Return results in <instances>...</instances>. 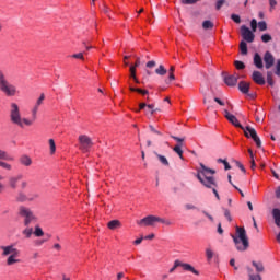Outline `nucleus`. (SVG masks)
Here are the masks:
<instances>
[{
	"instance_id": "c03bdc74",
	"label": "nucleus",
	"mask_w": 280,
	"mask_h": 280,
	"mask_svg": "<svg viewBox=\"0 0 280 280\" xmlns=\"http://www.w3.org/2000/svg\"><path fill=\"white\" fill-rule=\"evenodd\" d=\"M218 163H223L224 165V170H231V164H229V162L226 160H223V159H219L218 160Z\"/></svg>"
},
{
	"instance_id": "8fccbe9b",
	"label": "nucleus",
	"mask_w": 280,
	"mask_h": 280,
	"mask_svg": "<svg viewBox=\"0 0 280 280\" xmlns=\"http://www.w3.org/2000/svg\"><path fill=\"white\" fill-rule=\"evenodd\" d=\"M250 27L253 32H257V20L253 19L250 22Z\"/></svg>"
},
{
	"instance_id": "bf43d9fd",
	"label": "nucleus",
	"mask_w": 280,
	"mask_h": 280,
	"mask_svg": "<svg viewBox=\"0 0 280 280\" xmlns=\"http://www.w3.org/2000/svg\"><path fill=\"white\" fill-rule=\"evenodd\" d=\"M172 139H174V141H177V143H183V141H185V138H179V137H176V136H171Z\"/></svg>"
},
{
	"instance_id": "ddd939ff",
	"label": "nucleus",
	"mask_w": 280,
	"mask_h": 280,
	"mask_svg": "<svg viewBox=\"0 0 280 280\" xmlns=\"http://www.w3.org/2000/svg\"><path fill=\"white\" fill-rule=\"evenodd\" d=\"M223 80H224V83L228 85V86H235V84H237V80H240V75L238 74H232V75H229L226 73H223Z\"/></svg>"
},
{
	"instance_id": "a18cd8bd",
	"label": "nucleus",
	"mask_w": 280,
	"mask_h": 280,
	"mask_svg": "<svg viewBox=\"0 0 280 280\" xmlns=\"http://www.w3.org/2000/svg\"><path fill=\"white\" fill-rule=\"evenodd\" d=\"M0 167H3V170H8V171L12 170V165H10L3 161H0Z\"/></svg>"
},
{
	"instance_id": "20e7f679",
	"label": "nucleus",
	"mask_w": 280,
	"mask_h": 280,
	"mask_svg": "<svg viewBox=\"0 0 280 280\" xmlns=\"http://www.w3.org/2000/svg\"><path fill=\"white\" fill-rule=\"evenodd\" d=\"M2 257L7 258V266H14V264H21V250L14 247V245L1 246Z\"/></svg>"
},
{
	"instance_id": "6e6552de",
	"label": "nucleus",
	"mask_w": 280,
	"mask_h": 280,
	"mask_svg": "<svg viewBox=\"0 0 280 280\" xmlns=\"http://www.w3.org/2000/svg\"><path fill=\"white\" fill-rule=\"evenodd\" d=\"M93 148V140L86 135L79 136V150L83 152H90Z\"/></svg>"
},
{
	"instance_id": "49530a36",
	"label": "nucleus",
	"mask_w": 280,
	"mask_h": 280,
	"mask_svg": "<svg viewBox=\"0 0 280 280\" xmlns=\"http://www.w3.org/2000/svg\"><path fill=\"white\" fill-rule=\"evenodd\" d=\"M178 266H180V260H175L174 261V266L170 269L168 272H174V270H176L178 268Z\"/></svg>"
},
{
	"instance_id": "1a4fd4ad",
	"label": "nucleus",
	"mask_w": 280,
	"mask_h": 280,
	"mask_svg": "<svg viewBox=\"0 0 280 280\" xmlns=\"http://www.w3.org/2000/svg\"><path fill=\"white\" fill-rule=\"evenodd\" d=\"M241 36L245 43L255 42V33H253V31H250L246 25L241 26Z\"/></svg>"
},
{
	"instance_id": "052dcab7",
	"label": "nucleus",
	"mask_w": 280,
	"mask_h": 280,
	"mask_svg": "<svg viewBox=\"0 0 280 280\" xmlns=\"http://www.w3.org/2000/svg\"><path fill=\"white\" fill-rule=\"evenodd\" d=\"M149 128H150L151 132H154V135H160V136L162 135L161 131H159V130H156V128H154V126L150 125Z\"/></svg>"
},
{
	"instance_id": "79ce46f5",
	"label": "nucleus",
	"mask_w": 280,
	"mask_h": 280,
	"mask_svg": "<svg viewBox=\"0 0 280 280\" xmlns=\"http://www.w3.org/2000/svg\"><path fill=\"white\" fill-rule=\"evenodd\" d=\"M180 1L184 5H194V4L198 3V1H201V0H180Z\"/></svg>"
},
{
	"instance_id": "5701e85b",
	"label": "nucleus",
	"mask_w": 280,
	"mask_h": 280,
	"mask_svg": "<svg viewBox=\"0 0 280 280\" xmlns=\"http://www.w3.org/2000/svg\"><path fill=\"white\" fill-rule=\"evenodd\" d=\"M107 226L110 231H115V229H119V226H121V222L119 220H112L108 222Z\"/></svg>"
},
{
	"instance_id": "e2e57ef3",
	"label": "nucleus",
	"mask_w": 280,
	"mask_h": 280,
	"mask_svg": "<svg viewBox=\"0 0 280 280\" xmlns=\"http://www.w3.org/2000/svg\"><path fill=\"white\" fill-rule=\"evenodd\" d=\"M148 106V104L145 103H140L139 104V109L136 110V113H140L141 110H143V108H145Z\"/></svg>"
},
{
	"instance_id": "4468645a",
	"label": "nucleus",
	"mask_w": 280,
	"mask_h": 280,
	"mask_svg": "<svg viewBox=\"0 0 280 280\" xmlns=\"http://www.w3.org/2000/svg\"><path fill=\"white\" fill-rule=\"evenodd\" d=\"M265 69H271L275 66V56L272 52L266 51L264 55Z\"/></svg>"
},
{
	"instance_id": "a19ab883",
	"label": "nucleus",
	"mask_w": 280,
	"mask_h": 280,
	"mask_svg": "<svg viewBox=\"0 0 280 280\" xmlns=\"http://www.w3.org/2000/svg\"><path fill=\"white\" fill-rule=\"evenodd\" d=\"M206 256H207L208 261H211L213 259V250L211 248H207Z\"/></svg>"
},
{
	"instance_id": "338daca9",
	"label": "nucleus",
	"mask_w": 280,
	"mask_h": 280,
	"mask_svg": "<svg viewBox=\"0 0 280 280\" xmlns=\"http://www.w3.org/2000/svg\"><path fill=\"white\" fill-rule=\"evenodd\" d=\"M214 102H217L219 106H224V101L220 100L219 97H214Z\"/></svg>"
},
{
	"instance_id": "4c0bfd02",
	"label": "nucleus",
	"mask_w": 280,
	"mask_h": 280,
	"mask_svg": "<svg viewBox=\"0 0 280 280\" xmlns=\"http://www.w3.org/2000/svg\"><path fill=\"white\" fill-rule=\"evenodd\" d=\"M174 71H176V68H174V66H171L170 70H168V80L172 81V80H176V77L174 75Z\"/></svg>"
},
{
	"instance_id": "774afa93",
	"label": "nucleus",
	"mask_w": 280,
	"mask_h": 280,
	"mask_svg": "<svg viewBox=\"0 0 280 280\" xmlns=\"http://www.w3.org/2000/svg\"><path fill=\"white\" fill-rule=\"evenodd\" d=\"M276 198H280V186L276 189Z\"/></svg>"
},
{
	"instance_id": "a211bd4d",
	"label": "nucleus",
	"mask_w": 280,
	"mask_h": 280,
	"mask_svg": "<svg viewBox=\"0 0 280 280\" xmlns=\"http://www.w3.org/2000/svg\"><path fill=\"white\" fill-rule=\"evenodd\" d=\"M180 267L188 272H192V275H200V271L196 270V268H194V266H191L190 264L180 262Z\"/></svg>"
},
{
	"instance_id": "37998d69",
	"label": "nucleus",
	"mask_w": 280,
	"mask_h": 280,
	"mask_svg": "<svg viewBox=\"0 0 280 280\" xmlns=\"http://www.w3.org/2000/svg\"><path fill=\"white\" fill-rule=\"evenodd\" d=\"M262 43H270L272 40V36L270 34H264L261 35Z\"/></svg>"
},
{
	"instance_id": "f03ea898",
	"label": "nucleus",
	"mask_w": 280,
	"mask_h": 280,
	"mask_svg": "<svg viewBox=\"0 0 280 280\" xmlns=\"http://www.w3.org/2000/svg\"><path fill=\"white\" fill-rule=\"evenodd\" d=\"M231 237L235 244L236 250H240L241 253L248 250L250 243L248 242V236L246 235V229L236 226V234H231Z\"/></svg>"
},
{
	"instance_id": "bb28decb",
	"label": "nucleus",
	"mask_w": 280,
	"mask_h": 280,
	"mask_svg": "<svg viewBox=\"0 0 280 280\" xmlns=\"http://www.w3.org/2000/svg\"><path fill=\"white\" fill-rule=\"evenodd\" d=\"M240 50L242 56H246L248 54V44H246V42H241L240 43Z\"/></svg>"
},
{
	"instance_id": "4be33fe9",
	"label": "nucleus",
	"mask_w": 280,
	"mask_h": 280,
	"mask_svg": "<svg viewBox=\"0 0 280 280\" xmlns=\"http://www.w3.org/2000/svg\"><path fill=\"white\" fill-rule=\"evenodd\" d=\"M272 215H273L275 224L278 225L280 229V210H279V208H275L272 210Z\"/></svg>"
},
{
	"instance_id": "a878e982",
	"label": "nucleus",
	"mask_w": 280,
	"mask_h": 280,
	"mask_svg": "<svg viewBox=\"0 0 280 280\" xmlns=\"http://www.w3.org/2000/svg\"><path fill=\"white\" fill-rule=\"evenodd\" d=\"M0 159L2 161H14V158L12 155L8 154V152L0 149Z\"/></svg>"
},
{
	"instance_id": "ea45409f",
	"label": "nucleus",
	"mask_w": 280,
	"mask_h": 280,
	"mask_svg": "<svg viewBox=\"0 0 280 280\" xmlns=\"http://www.w3.org/2000/svg\"><path fill=\"white\" fill-rule=\"evenodd\" d=\"M234 66H235V68L238 69V70L246 69V65H244L243 61L236 60V61H234Z\"/></svg>"
},
{
	"instance_id": "423d86ee",
	"label": "nucleus",
	"mask_w": 280,
	"mask_h": 280,
	"mask_svg": "<svg viewBox=\"0 0 280 280\" xmlns=\"http://www.w3.org/2000/svg\"><path fill=\"white\" fill-rule=\"evenodd\" d=\"M0 91L4 93L7 97H14L19 90H16L15 85L8 81V77L3 71L0 70Z\"/></svg>"
},
{
	"instance_id": "412c9836",
	"label": "nucleus",
	"mask_w": 280,
	"mask_h": 280,
	"mask_svg": "<svg viewBox=\"0 0 280 280\" xmlns=\"http://www.w3.org/2000/svg\"><path fill=\"white\" fill-rule=\"evenodd\" d=\"M173 152L178 154L179 159L182 161H185V158L183 156V143H178L173 148Z\"/></svg>"
},
{
	"instance_id": "09e8293b",
	"label": "nucleus",
	"mask_w": 280,
	"mask_h": 280,
	"mask_svg": "<svg viewBox=\"0 0 280 280\" xmlns=\"http://www.w3.org/2000/svg\"><path fill=\"white\" fill-rule=\"evenodd\" d=\"M224 3H226L225 0H218L215 4L217 10H221Z\"/></svg>"
},
{
	"instance_id": "2eb2a0df",
	"label": "nucleus",
	"mask_w": 280,
	"mask_h": 280,
	"mask_svg": "<svg viewBox=\"0 0 280 280\" xmlns=\"http://www.w3.org/2000/svg\"><path fill=\"white\" fill-rule=\"evenodd\" d=\"M252 80L256 83L259 84L260 86H264L266 84V79H264V74L259 71H254L252 74Z\"/></svg>"
},
{
	"instance_id": "0e129e2a",
	"label": "nucleus",
	"mask_w": 280,
	"mask_h": 280,
	"mask_svg": "<svg viewBox=\"0 0 280 280\" xmlns=\"http://www.w3.org/2000/svg\"><path fill=\"white\" fill-rule=\"evenodd\" d=\"M224 215L225 218L229 220V222H231L233 219L231 218V212L229 210L224 211Z\"/></svg>"
},
{
	"instance_id": "6e6d98bb",
	"label": "nucleus",
	"mask_w": 280,
	"mask_h": 280,
	"mask_svg": "<svg viewBox=\"0 0 280 280\" xmlns=\"http://www.w3.org/2000/svg\"><path fill=\"white\" fill-rule=\"evenodd\" d=\"M4 177L2 175H0V194H2V191L5 189V185H3V183H1V180H3Z\"/></svg>"
},
{
	"instance_id": "6ab92c4d",
	"label": "nucleus",
	"mask_w": 280,
	"mask_h": 280,
	"mask_svg": "<svg viewBox=\"0 0 280 280\" xmlns=\"http://www.w3.org/2000/svg\"><path fill=\"white\" fill-rule=\"evenodd\" d=\"M21 165H23L24 167H30V165H32V158H30L28 155H22L19 159Z\"/></svg>"
},
{
	"instance_id": "5fc2aeb1",
	"label": "nucleus",
	"mask_w": 280,
	"mask_h": 280,
	"mask_svg": "<svg viewBox=\"0 0 280 280\" xmlns=\"http://www.w3.org/2000/svg\"><path fill=\"white\" fill-rule=\"evenodd\" d=\"M276 75L280 78V59L277 61V65H276Z\"/></svg>"
},
{
	"instance_id": "9b49d317",
	"label": "nucleus",
	"mask_w": 280,
	"mask_h": 280,
	"mask_svg": "<svg viewBox=\"0 0 280 280\" xmlns=\"http://www.w3.org/2000/svg\"><path fill=\"white\" fill-rule=\"evenodd\" d=\"M223 113H224L225 119H228V121H230L232 126H235V128H241V130H244V126L240 124V120L237 119V117H235V115L229 113V109H224Z\"/></svg>"
},
{
	"instance_id": "f8f14e48",
	"label": "nucleus",
	"mask_w": 280,
	"mask_h": 280,
	"mask_svg": "<svg viewBox=\"0 0 280 280\" xmlns=\"http://www.w3.org/2000/svg\"><path fill=\"white\" fill-rule=\"evenodd\" d=\"M238 90L241 91V93H243L244 95H248V97H250V100L255 98V94H248V92L250 91V83L246 82V81H241L238 83Z\"/></svg>"
},
{
	"instance_id": "0eeeda50",
	"label": "nucleus",
	"mask_w": 280,
	"mask_h": 280,
	"mask_svg": "<svg viewBox=\"0 0 280 280\" xmlns=\"http://www.w3.org/2000/svg\"><path fill=\"white\" fill-rule=\"evenodd\" d=\"M242 130L247 139H253L257 148H261V139H259V136H257V130H255V128L246 126Z\"/></svg>"
},
{
	"instance_id": "58836bf2",
	"label": "nucleus",
	"mask_w": 280,
	"mask_h": 280,
	"mask_svg": "<svg viewBox=\"0 0 280 280\" xmlns=\"http://www.w3.org/2000/svg\"><path fill=\"white\" fill-rule=\"evenodd\" d=\"M267 82L269 86H275V80H272V72H267Z\"/></svg>"
},
{
	"instance_id": "dca6fc26",
	"label": "nucleus",
	"mask_w": 280,
	"mask_h": 280,
	"mask_svg": "<svg viewBox=\"0 0 280 280\" xmlns=\"http://www.w3.org/2000/svg\"><path fill=\"white\" fill-rule=\"evenodd\" d=\"M23 179V175H15L9 177V187L10 189H16L19 187V183Z\"/></svg>"
},
{
	"instance_id": "2f4dec72",
	"label": "nucleus",
	"mask_w": 280,
	"mask_h": 280,
	"mask_svg": "<svg viewBox=\"0 0 280 280\" xmlns=\"http://www.w3.org/2000/svg\"><path fill=\"white\" fill-rule=\"evenodd\" d=\"M72 60H81L82 62H84L85 58H84V52H77L73 54L71 56Z\"/></svg>"
},
{
	"instance_id": "aec40b11",
	"label": "nucleus",
	"mask_w": 280,
	"mask_h": 280,
	"mask_svg": "<svg viewBox=\"0 0 280 280\" xmlns=\"http://www.w3.org/2000/svg\"><path fill=\"white\" fill-rule=\"evenodd\" d=\"M22 235H24V237H26V240H30V237H32V235H34V228L27 225L25 226V229L22 231Z\"/></svg>"
},
{
	"instance_id": "7c9ffc66",
	"label": "nucleus",
	"mask_w": 280,
	"mask_h": 280,
	"mask_svg": "<svg viewBox=\"0 0 280 280\" xmlns=\"http://www.w3.org/2000/svg\"><path fill=\"white\" fill-rule=\"evenodd\" d=\"M155 156H158L160 163H162V165L168 166L170 165V161H167V158H165V155H161L158 152H154Z\"/></svg>"
},
{
	"instance_id": "b1692460",
	"label": "nucleus",
	"mask_w": 280,
	"mask_h": 280,
	"mask_svg": "<svg viewBox=\"0 0 280 280\" xmlns=\"http://www.w3.org/2000/svg\"><path fill=\"white\" fill-rule=\"evenodd\" d=\"M252 265L256 269V272H264V270H265L264 262H261V261L257 262V261L253 260Z\"/></svg>"
},
{
	"instance_id": "69168bd1",
	"label": "nucleus",
	"mask_w": 280,
	"mask_h": 280,
	"mask_svg": "<svg viewBox=\"0 0 280 280\" xmlns=\"http://www.w3.org/2000/svg\"><path fill=\"white\" fill-rule=\"evenodd\" d=\"M236 165H237V167H240V168H241V172H243V174H246V168L243 166V164H242V163L236 162Z\"/></svg>"
},
{
	"instance_id": "7ed1b4c3",
	"label": "nucleus",
	"mask_w": 280,
	"mask_h": 280,
	"mask_svg": "<svg viewBox=\"0 0 280 280\" xmlns=\"http://www.w3.org/2000/svg\"><path fill=\"white\" fill-rule=\"evenodd\" d=\"M201 170L197 173V178L203 185V187H215V177L209 176V174H215V170L207 167L205 164H200Z\"/></svg>"
},
{
	"instance_id": "f704fd0d",
	"label": "nucleus",
	"mask_w": 280,
	"mask_h": 280,
	"mask_svg": "<svg viewBox=\"0 0 280 280\" xmlns=\"http://www.w3.org/2000/svg\"><path fill=\"white\" fill-rule=\"evenodd\" d=\"M156 222H160L161 224H166V226H172V221H170L167 219L156 217Z\"/></svg>"
},
{
	"instance_id": "f257e3e1",
	"label": "nucleus",
	"mask_w": 280,
	"mask_h": 280,
	"mask_svg": "<svg viewBox=\"0 0 280 280\" xmlns=\"http://www.w3.org/2000/svg\"><path fill=\"white\" fill-rule=\"evenodd\" d=\"M43 102H45V94L42 93L38 100L36 101L33 109H32V119L23 118L21 116V108L16 103H11L10 108V120L11 124H14L15 126H19V128H25V126H32L34 121H36L37 115H38V108L43 106Z\"/></svg>"
},
{
	"instance_id": "603ef678",
	"label": "nucleus",
	"mask_w": 280,
	"mask_h": 280,
	"mask_svg": "<svg viewBox=\"0 0 280 280\" xmlns=\"http://www.w3.org/2000/svg\"><path fill=\"white\" fill-rule=\"evenodd\" d=\"M249 280H261V276L249 273Z\"/></svg>"
},
{
	"instance_id": "864d4df0",
	"label": "nucleus",
	"mask_w": 280,
	"mask_h": 280,
	"mask_svg": "<svg viewBox=\"0 0 280 280\" xmlns=\"http://www.w3.org/2000/svg\"><path fill=\"white\" fill-rule=\"evenodd\" d=\"M154 67H156V61L151 60V61L147 62V68H148V69H152V68H154Z\"/></svg>"
},
{
	"instance_id": "c756f323",
	"label": "nucleus",
	"mask_w": 280,
	"mask_h": 280,
	"mask_svg": "<svg viewBox=\"0 0 280 280\" xmlns=\"http://www.w3.org/2000/svg\"><path fill=\"white\" fill-rule=\"evenodd\" d=\"M33 235H35V237H43V235H45V232L43 231L42 226L36 225L35 230L33 231Z\"/></svg>"
},
{
	"instance_id": "72a5a7b5",
	"label": "nucleus",
	"mask_w": 280,
	"mask_h": 280,
	"mask_svg": "<svg viewBox=\"0 0 280 280\" xmlns=\"http://www.w3.org/2000/svg\"><path fill=\"white\" fill-rule=\"evenodd\" d=\"M129 91L136 92V93H140L141 95H148V90H142L139 88H129Z\"/></svg>"
},
{
	"instance_id": "de8ad7c7",
	"label": "nucleus",
	"mask_w": 280,
	"mask_h": 280,
	"mask_svg": "<svg viewBox=\"0 0 280 280\" xmlns=\"http://www.w3.org/2000/svg\"><path fill=\"white\" fill-rule=\"evenodd\" d=\"M231 19L234 21V23H242V19L237 14H232Z\"/></svg>"
},
{
	"instance_id": "e433bc0d",
	"label": "nucleus",
	"mask_w": 280,
	"mask_h": 280,
	"mask_svg": "<svg viewBox=\"0 0 280 280\" xmlns=\"http://www.w3.org/2000/svg\"><path fill=\"white\" fill-rule=\"evenodd\" d=\"M258 30L260 32H266L268 30V24H266V21H261L258 23Z\"/></svg>"
},
{
	"instance_id": "473e14b6",
	"label": "nucleus",
	"mask_w": 280,
	"mask_h": 280,
	"mask_svg": "<svg viewBox=\"0 0 280 280\" xmlns=\"http://www.w3.org/2000/svg\"><path fill=\"white\" fill-rule=\"evenodd\" d=\"M202 27L205 30H213V22L206 20L202 22Z\"/></svg>"
},
{
	"instance_id": "c9c22d12",
	"label": "nucleus",
	"mask_w": 280,
	"mask_h": 280,
	"mask_svg": "<svg viewBox=\"0 0 280 280\" xmlns=\"http://www.w3.org/2000/svg\"><path fill=\"white\" fill-rule=\"evenodd\" d=\"M207 189H212L217 200H220V194H218V182H215V185L212 187H207Z\"/></svg>"
},
{
	"instance_id": "9d476101",
	"label": "nucleus",
	"mask_w": 280,
	"mask_h": 280,
	"mask_svg": "<svg viewBox=\"0 0 280 280\" xmlns=\"http://www.w3.org/2000/svg\"><path fill=\"white\" fill-rule=\"evenodd\" d=\"M138 226H156V215H148L137 221Z\"/></svg>"
},
{
	"instance_id": "39448f33",
	"label": "nucleus",
	"mask_w": 280,
	"mask_h": 280,
	"mask_svg": "<svg viewBox=\"0 0 280 280\" xmlns=\"http://www.w3.org/2000/svg\"><path fill=\"white\" fill-rule=\"evenodd\" d=\"M18 215L22 218L24 226H30V224H36L38 222V217H36L32 209L25 206L18 208Z\"/></svg>"
},
{
	"instance_id": "f3484780",
	"label": "nucleus",
	"mask_w": 280,
	"mask_h": 280,
	"mask_svg": "<svg viewBox=\"0 0 280 280\" xmlns=\"http://www.w3.org/2000/svg\"><path fill=\"white\" fill-rule=\"evenodd\" d=\"M254 66L256 69H261L264 67V59L259 52H255L254 55Z\"/></svg>"
},
{
	"instance_id": "393cba45",
	"label": "nucleus",
	"mask_w": 280,
	"mask_h": 280,
	"mask_svg": "<svg viewBox=\"0 0 280 280\" xmlns=\"http://www.w3.org/2000/svg\"><path fill=\"white\" fill-rule=\"evenodd\" d=\"M48 145H49V154L54 156V154H56V141L54 139H49Z\"/></svg>"
},
{
	"instance_id": "680f3d73",
	"label": "nucleus",
	"mask_w": 280,
	"mask_h": 280,
	"mask_svg": "<svg viewBox=\"0 0 280 280\" xmlns=\"http://www.w3.org/2000/svg\"><path fill=\"white\" fill-rule=\"evenodd\" d=\"M185 209H187V211H191V210L196 209V206H194L191 203H186Z\"/></svg>"
},
{
	"instance_id": "4d7b16f0",
	"label": "nucleus",
	"mask_w": 280,
	"mask_h": 280,
	"mask_svg": "<svg viewBox=\"0 0 280 280\" xmlns=\"http://www.w3.org/2000/svg\"><path fill=\"white\" fill-rule=\"evenodd\" d=\"M45 242H48V238L37 240V241L35 242V244H36V246H43V244H44Z\"/></svg>"
},
{
	"instance_id": "3c124183",
	"label": "nucleus",
	"mask_w": 280,
	"mask_h": 280,
	"mask_svg": "<svg viewBox=\"0 0 280 280\" xmlns=\"http://www.w3.org/2000/svg\"><path fill=\"white\" fill-rule=\"evenodd\" d=\"M201 213H203V215H206V218H208V220H210V222H213V215L209 214V212H207L206 210H202Z\"/></svg>"
},
{
	"instance_id": "c85d7f7f",
	"label": "nucleus",
	"mask_w": 280,
	"mask_h": 280,
	"mask_svg": "<svg viewBox=\"0 0 280 280\" xmlns=\"http://www.w3.org/2000/svg\"><path fill=\"white\" fill-rule=\"evenodd\" d=\"M155 73H156V75H167V69H165V66L160 65V66L155 69Z\"/></svg>"
},
{
	"instance_id": "13d9d810",
	"label": "nucleus",
	"mask_w": 280,
	"mask_h": 280,
	"mask_svg": "<svg viewBox=\"0 0 280 280\" xmlns=\"http://www.w3.org/2000/svg\"><path fill=\"white\" fill-rule=\"evenodd\" d=\"M270 10H275L277 7V0H269Z\"/></svg>"
},
{
	"instance_id": "cd10ccee",
	"label": "nucleus",
	"mask_w": 280,
	"mask_h": 280,
	"mask_svg": "<svg viewBox=\"0 0 280 280\" xmlns=\"http://www.w3.org/2000/svg\"><path fill=\"white\" fill-rule=\"evenodd\" d=\"M16 202H26L27 195H25L23 191H19L15 197Z\"/></svg>"
}]
</instances>
